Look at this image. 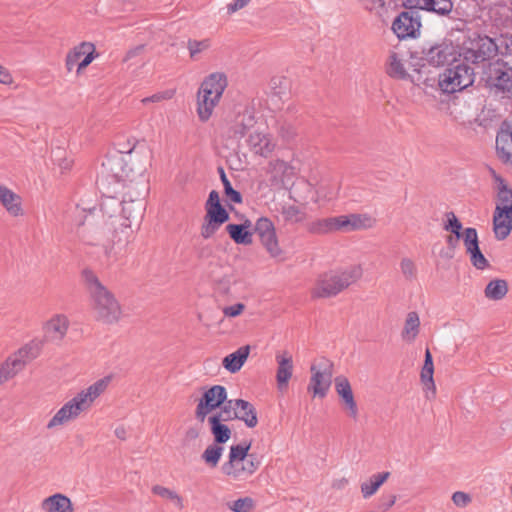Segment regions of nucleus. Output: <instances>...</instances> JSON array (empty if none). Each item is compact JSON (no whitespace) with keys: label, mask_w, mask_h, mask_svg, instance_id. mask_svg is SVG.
I'll use <instances>...</instances> for the list:
<instances>
[{"label":"nucleus","mask_w":512,"mask_h":512,"mask_svg":"<svg viewBox=\"0 0 512 512\" xmlns=\"http://www.w3.org/2000/svg\"><path fill=\"white\" fill-rule=\"evenodd\" d=\"M93 44L90 42H82L68 52L65 59V66L67 71L71 72L75 66L81 61V57L87 50L92 49Z\"/></svg>","instance_id":"nucleus-37"},{"label":"nucleus","mask_w":512,"mask_h":512,"mask_svg":"<svg viewBox=\"0 0 512 512\" xmlns=\"http://www.w3.org/2000/svg\"><path fill=\"white\" fill-rule=\"evenodd\" d=\"M227 506L233 512H252L255 507V502L251 497H244L228 502Z\"/></svg>","instance_id":"nucleus-50"},{"label":"nucleus","mask_w":512,"mask_h":512,"mask_svg":"<svg viewBox=\"0 0 512 512\" xmlns=\"http://www.w3.org/2000/svg\"><path fill=\"white\" fill-rule=\"evenodd\" d=\"M420 320L417 312H409L401 336L403 340L414 341L419 333Z\"/></svg>","instance_id":"nucleus-38"},{"label":"nucleus","mask_w":512,"mask_h":512,"mask_svg":"<svg viewBox=\"0 0 512 512\" xmlns=\"http://www.w3.org/2000/svg\"><path fill=\"white\" fill-rule=\"evenodd\" d=\"M361 274L362 271L359 266L325 272L319 276L316 287L312 290V297H334L356 282Z\"/></svg>","instance_id":"nucleus-4"},{"label":"nucleus","mask_w":512,"mask_h":512,"mask_svg":"<svg viewBox=\"0 0 512 512\" xmlns=\"http://www.w3.org/2000/svg\"><path fill=\"white\" fill-rule=\"evenodd\" d=\"M396 500V495L382 496L379 500L378 508L382 512H387L395 504Z\"/></svg>","instance_id":"nucleus-62"},{"label":"nucleus","mask_w":512,"mask_h":512,"mask_svg":"<svg viewBox=\"0 0 512 512\" xmlns=\"http://www.w3.org/2000/svg\"><path fill=\"white\" fill-rule=\"evenodd\" d=\"M250 444H238L230 447L229 460L222 465V472L227 476L234 478L241 477L244 473H253V462L251 461L250 467L244 466V461L247 457H253V454H248Z\"/></svg>","instance_id":"nucleus-12"},{"label":"nucleus","mask_w":512,"mask_h":512,"mask_svg":"<svg viewBox=\"0 0 512 512\" xmlns=\"http://www.w3.org/2000/svg\"><path fill=\"white\" fill-rule=\"evenodd\" d=\"M310 371L312 375L308 391H312L314 397L324 398L332 383L333 363L327 358H321L318 364L311 365Z\"/></svg>","instance_id":"nucleus-10"},{"label":"nucleus","mask_w":512,"mask_h":512,"mask_svg":"<svg viewBox=\"0 0 512 512\" xmlns=\"http://www.w3.org/2000/svg\"><path fill=\"white\" fill-rule=\"evenodd\" d=\"M234 405L239 416L237 417L238 420L244 421L248 427L256 426V413L250 402L243 399H234Z\"/></svg>","instance_id":"nucleus-31"},{"label":"nucleus","mask_w":512,"mask_h":512,"mask_svg":"<svg viewBox=\"0 0 512 512\" xmlns=\"http://www.w3.org/2000/svg\"><path fill=\"white\" fill-rule=\"evenodd\" d=\"M206 214L201 225L200 234L204 239L211 238L219 228L229 220V213L220 202L219 193L212 190L205 203Z\"/></svg>","instance_id":"nucleus-9"},{"label":"nucleus","mask_w":512,"mask_h":512,"mask_svg":"<svg viewBox=\"0 0 512 512\" xmlns=\"http://www.w3.org/2000/svg\"><path fill=\"white\" fill-rule=\"evenodd\" d=\"M146 167H140L136 173L132 174L130 179L123 182L120 186V193H117L116 201L118 203L136 202V192L140 194L141 202H144L145 196L149 191V182L145 175Z\"/></svg>","instance_id":"nucleus-11"},{"label":"nucleus","mask_w":512,"mask_h":512,"mask_svg":"<svg viewBox=\"0 0 512 512\" xmlns=\"http://www.w3.org/2000/svg\"><path fill=\"white\" fill-rule=\"evenodd\" d=\"M42 509L45 512H73V505L66 495L56 493L47 497L42 502Z\"/></svg>","instance_id":"nucleus-25"},{"label":"nucleus","mask_w":512,"mask_h":512,"mask_svg":"<svg viewBox=\"0 0 512 512\" xmlns=\"http://www.w3.org/2000/svg\"><path fill=\"white\" fill-rule=\"evenodd\" d=\"M389 476L390 472H381L372 475L368 481L363 482L361 484V493L363 497L367 499L373 496L378 491V489L385 483Z\"/></svg>","instance_id":"nucleus-32"},{"label":"nucleus","mask_w":512,"mask_h":512,"mask_svg":"<svg viewBox=\"0 0 512 512\" xmlns=\"http://www.w3.org/2000/svg\"><path fill=\"white\" fill-rule=\"evenodd\" d=\"M250 225L251 221L246 219L243 224H228L226 231L236 244L247 245L251 244L253 241V235L248 231Z\"/></svg>","instance_id":"nucleus-27"},{"label":"nucleus","mask_w":512,"mask_h":512,"mask_svg":"<svg viewBox=\"0 0 512 512\" xmlns=\"http://www.w3.org/2000/svg\"><path fill=\"white\" fill-rule=\"evenodd\" d=\"M481 79L485 82V87L491 91L512 95V66L508 62L502 59L489 62L483 70Z\"/></svg>","instance_id":"nucleus-6"},{"label":"nucleus","mask_w":512,"mask_h":512,"mask_svg":"<svg viewBox=\"0 0 512 512\" xmlns=\"http://www.w3.org/2000/svg\"><path fill=\"white\" fill-rule=\"evenodd\" d=\"M276 360L278 363L276 382L277 388L280 392L288 389L289 380L293 373V360L290 355H277Z\"/></svg>","instance_id":"nucleus-22"},{"label":"nucleus","mask_w":512,"mask_h":512,"mask_svg":"<svg viewBox=\"0 0 512 512\" xmlns=\"http://www.w3.org/2000/svg\"><path fill=\"white\" fill-rule=\"evenodd\" d=\"M212 411H210L209 409L205 408L204 406L200 405L199 403L197 404V407H196V410H195V418L203 423L205 421V419L207 418V416L211 413Z\"/></svg>","instance_id":"nucleus-64"},{"label":"nucleus","mask_w":512,"mask_h":512,"mask_svg":"<svg viewBox=\"0 0 512 512\" xmlns=\"http://www.w3.org/2000/svg\"><path fill=\"white\" fill-rule=\"evenodd\" d=\"M426 0H402V7L404 11H413L414 15H420V11H425Z\"/></svg>","instance_id":"nucleus-58"},{"label":"nucleus","mask_w":512,"mask_h":512,"mask_svg":"<svg viewBox=\"0 0 512 512\" xmlns=\"http://www.w3.org/2000/svg\"><path fill=\"white\" fill-rule=\"evenodd\" d=\"M227 86V78L223 73L210 74L201 84L198 95L219 101Z\"/></svg>","instance_id":"nucleus-17"},{"label":"nucleus","mask_w":512,"mask_h":512,"mask_svg":"<svg viewBox=\"0 0 512 512\" xmlns=\"http://www.w3.org/2000/svg\"><path fill=\"white\" fill-rule=\"evenodd\" d=\"M413 11H402L393 20L391 29L399 40L416 38L422 27L421 16Z\"/></svg>","instance_id":"nucleus-13"},{"label":"nucleus","mask_w":512,"mask_h":512,"mask_svg":"<svg viewBox=\"0 0 512 512\" xmlns=\"http://www.w3.org/2000/svg\"><path fill=\"white\" fill-rule=\"evenodd\" d=\"M226 398V388L222 385H213L203 392L198 403L213 412L225 403Z\"/></svg>","instance_id":"nucleus-21"},{"label":"nucleus","mask_w":512,"mask_h":512,"mask_svg":"<svg viewBox=\"0 0 512 512\" xmlns=\"http://www.w3.org/2000/svg\"><path fill=\"white\" fill-rule=\"evenodd\" d=\"M111 381L110 376L103 377L90 385L88 388L80 391L71 400L65 403L51 418L47 428H53L63 425L68 421L77 418L81 412L90 408L96 398H98L108 387Z\"/></svg>","instance_id":"nucleus-3"},{"label":"nucleus","mask_w":512,"mask_h":512,"mask_svg":"<svg viewBox=\"0 0 512 512\" xmlns=\"http://www.w3.org/2000/svg\"><path fill=\"white\" fill-rule=\"evenodd\" d=\"M210 47V40L204 39L201 41L189 39L187 43V48L190 52V57L194 58L198 53L208 49Z\"/></svg>","instance_id":"nucleus-54"},{"label":"nucleus","mask_w":512,"mask_h":512,"mask_svg":"<svg viewBox=\"0 0 512 512\" xmlns=\"http://www.w3.org/2000/svg\"><path fill=\"white\" fill-rule=\"evenodd\" d=\"M464 246L466 248L467 254L472 252L473 250L479 248V239L477 230L473 227H467L464 229L462 233V237Z\"/></svg>","instance_id":"nucleus-49"},{"label":"nucleus","mask_w":512,"mask_h":512,"mask_svg":"<svg viewBox=\"0 0 512 512\" xmlns=\"http://www.w3.org/2000/svg\"><path fill=\"white\" fill-rule=\"evenodd\" d=\"M400 269L407 280H412L416 277V267L411 259L403 258L400 263Z\"/></svg>","instance_id":"nucleus-57"},{"label":"nucleus","mask_w":512,"mask_h":512,"mask_svg":"<svg viewBox=\"0 0 512 512\" xmlns=\"http://www.w3.org/2000/svg\"><path fill=\"white\" fill-rule=\"evenodd\" d=\"M456 46L449 39H443L435 42H426L422 45L419 60L434 67L444 66L457 62Z\"/></svg>","instance_id":"nucleus-8"},{"label":"nucleus","mask_w":512,"mask_h":512,"mask_svg":"<svg viewBox=\"0 0 512 512\" xmlns=\"http://www.w3.org/2000/svg\"><path fill=\"white\" fill-rule=\"evenodd\" d=\"M0 202L12 216L22 214L20 197L5 186H0Z\"/></svg>","instance_id":"nucleus-28"},{"label":"nucleus","mask_w":512,"mask_h":512,"mask_svg":"<svg viewBox=\"0 0 512 512\" xmlns=\"http://www.w3.org/2000/svg\"><path fill=\"white\" fill-rule=\"evenodd\" d=\"M493 231L497 240L506 239L512 231V209L496 206L493 214Z\"/></svg>","instance_id":"nucleus-19"},{"label":"nucleus","mask_w":512,"mask_h":512,"mask_svg":"<svg viewBox=\"0 0 512 512\" xmlns=\"http://www.w3.org/2000/svg\"><path fill=\"white\" fill-rule=\"evenodd\" d=\"M128 157L129 160L125 161L122 156L116 155L107 157L102 162V169L97 177L96 184L100 192L114 203V209L112 211L107 210L106 202L103 203L102 207L107 213L112 214L119 208L120 203L116 201V198L117 193L121 192L120 186L135 173L129 165V163H132V151L129 152Z\"/></svg>","instance_id":"nucleus-1"},{"label":"nucleus","mask_w":512,"mask_h":512,"mask_svg":"<svg viewBox=\"0 0 512 512\" xmlns=\"http://www.w3.org/2000/svg\"><path fill=\"white\" fill-rule=\"evenodd\" d=\"M474 82V71L465 63L455 62L439 75V87L444 93L461 91Z\"/></svg>","instance_id":"nucleus-7"},{"label":"nucleus","mask_w":512,"mask_h":512,"mask_svg":"<svg viewBox=\"0 0 512 512\" xmlns=\"http://www.w3.org/2000/svg\"><path fill=\"white\" fill-rule=\"evenodd\" d=\"M23 370V362L9 356L0 366V385L15 377Z\"/></svg>","instance_id":"nucleus-36"},{"label":"nucleus","mask_w":512,"mask_h":512,"mask_svg":"<svg viewBox=\"0 0 512 512\" xmlns=\"http://www.w3.org/2000/svg\"><path fill=\"white\" fill-rule=\"evenodd\" d=\"M434 368L422 367L420 373V380L427 391H432L433 394L436 392V386L434 382Z\"/></svg>","instance_id":"nucleus-52"},{"label":"nucleus","mask_w":512,"mask_h":512,"mask_svg":"<svg viewBox=\"0 0 512 512\" xmlns=\"http://www.w3.org/2000/svg\"><path fill=\"white\" fill-rule=\"evenodd\" d=\"M136 202L121 203V213L127 220L141 218L145 210V202H141L140 194L136 192Z\"/></svg>","instance_id":"nucleus-39"},{"label":"nucleus","mask_w":512,"mask_h":512,"mask_svg":"<svg viewBox=\"0 0 512 512\" xmlns=\"http://www.w3.org/2000/svg\"><path fill=\"white\" fill-rule=\"evenodd\" d=\"M69 321L64 315H56L50 319L46 325L45 330L48 334H54L56 339H62L68 329Z\"/></svg>","instance_id":"nucleus-35"},{"label":"nucleus","mask_w":512,"mask_h":512,"mask_svg":"<svg viewBox=\"0 0 512 512\" xmlns=\"http://www.w3.org/2000/svg\"><path fill=\"white\" fill-rule=\"evenodd\" d=\"M334 383L335 390L338 396L340 397L342 403L347 408L349 416L352 417L353 419H356L358 416V407L354 399V394L348 378L342 375L337 376L334 379Z\"/></svg>","instance_id":"nucleus-18"},{"label":"nucleus","mask_w":512,"mask_h":512,"mask_svg":"<svg viewBox=\"0 0 512 512\" xmlns=\"http://www.w3.org/2000/svg\"><path fill=\"white\" fill-rule=\"evenodd\" d=\"M277 144L270 132L260 131L258 127V155L267 158L271 156L276 149Z\"/></svg>","instance_id":"nucleus-40"},{"label":"nucleus","mask_w":512,"mask_h":512,"mask_svg":"<svg viewBox=\"0 0 512 512\" xmlns=\"http://www.w3.org/2000/svg\"><path fill=\"white\" fill-rule=\"evenodd\" d=\"M305 227L307 232L312 235H326L339 230L337 216L315 219L307 222Z\"/></svg>","instance_id":"nucleus-24"},{"label":"nucleus","mask_w":512,"mask_h":512,"mask_svg":"<svg viewBox=\"0 0 512 512\" xmlns=\"http://www.w3.org/2000/svg\"><path fill=\"white\" fill-rule=\"evenodd\" d=\"M452 501L458 507H465L470 503L471 498L469 494L462 491H457L453 493Z\"/></svg>","instance_id":"nucleus-59"},{"label":"nucleus","mask_w":512,"mask_h":512,"mask_svg":"<svg viewBox=\"0 0 512 512\" xmlns=\"http://www.w3.org/2000/svg\"><path fill=\"white\" fill-rule=\"evenodd\" d=\"M265 124L267 125L268 128L270 127V125L276 128L279 131L282 138L286 140H290L296 134L295 129L291 125L283 124L280 127H278V121L273 115H270L269 118L265 119Z\"/></svg>","instance_id":"nucleus-51"},{"label":"nucleus","mask_w":512,"mask_h":512,"mask_svg":"<svg viewBox=\"0 0 512 512\" xmlns=\"http://www.w3.org/2000/svg\"><path fill=\"white\" fill-rule=\"evenodd\" d=\"M224 448L221 444L215 442L209 445L202 454L203 461L210 467L214 468L218 465Z\"/></svg>","instance_id":"nucleus-44"},{"label":"nucleus","mask_w":512,"mask_h":512,"mask_svg":"<svg viewBox=\"0 0 512 512\" xmlns=\"http://www.w3.org/2000/svg\"><path fill=\"white\" fill-rule=\"evenodd\" d=\"M508 292V283L504 279H493L485 287V297L498 301L503 299Z\"/></svg>","instance_id":"nucleus-34"},{"label":"nucleus","mask_w":512,"mask_h":512,"mask_svg":"<svg viewBox=\"0 0 512 512\" xmlns=\"http://www.w3.org/2000/svg\"><path fill=\"white\" fill-rule=\"evenodd\" d=\"M387 74L392 78L400 80H406L409 77V74L406 72L396 53H392L390 55V63L389 67L387 68Z\"/></svg>","instance_id":"nucleus-45"},{"label":"nucleus","mask_w":512,"mask_h":512,"mask_svg":"<svg viewBox=\"0 0 512 512\" xmlns=\"http://www.w3.org/2000/svg\"><path fill=\"white\" fill-rule=\"evenodd\" d=\"M472 265L478 270H484L489 267V262L482 253L480 247L468 253Z\"/></svg>","instance_id":"nucleus-53"},{"label":"nucleus","mask_w":512,"mask_h":512,"mask_svg":"<svg viewBox=\"0 0 512 512\" xmlns=\"http://www.w3.org/2000/svg\"><path fill=\"white\" fill-rule=\"evenodd\" d=\"M445 216H446L447 219H446V221L444 223L443 229L446 230V231L451 232L452 234H454L458 238H461L462 237V233H463L462 232L463 225L460 222V220L457 218L455 213L452 212V211L446 212Z\"/></svg>","instance_id":"nucleus-48"},{"label":"nucleus","mask_w":512,"mask_h":512,"mask_svg":"<svg viewBox=\"0 0 512 512\" xmlns=\"http://www.w3.org/2000/svg\"><path fill=\"white\" fill-rule=\"evenodd\" d=\"M218 409L219 411L211 416H219V420L224 422L235 420L239 417L236 412V406L234 405V399L226 398L225 403L218 407Z\"/></svg>","instance_id":"nucleus-47"},{"label":"nucleus","mask_w":512,"mask_h":512,"mask_svg":"<svg viewBox=\"0 0 512 512\" xmlns=\"http://www.w3.org/2000/svg\"><path fill=\"white\" fill-rule=\"evenodd\" d=\"M498 185L497 198L501 205L500 208L512 209V189L503 178H496Z\"/></svg>","instance_id":"nucleus-43"},{"label":"nucleus","mask_w":512,"mask_h":512,"mask_svg":"<svg viewBox=\"0 0 512 512\" xmlns=\"http://www.w3.org/2000/svg\"><path fill=\"white\" fill-rule=\"evenodd\" d=\"M218 172H219V175H220V179H221V182L223 184V187H224V196L226 198V201H227V205H228V209L230 211H234V207L231 205V203H242V195L239 191L235 190L233 187H232V184L231 182L229 181V179L227 178L226 174H225V171L222 167H219L218 168Z\"/></svg>","instance_id":"nucleus-33"},{"label":"nucleus","mask_w":512,"mask_h":512,"mask_svg":"<svg viewBox=\"0 0 512 512\" xmlns=\"http://www.w3.org/2000/svg\"><path fill=\"white\" fill-rule=\"evenodd\" d=\"M219 420V416H209L208 423L216 444H225L231 437V429Z\"/></svg>","instance_id":"nucleus-29"},{"label":"nucleus","mask_w":512,"mask_h":512,"mask_svg":"<svg viewBox=\"0 0 512 512\" xmlns=\"http://www.w3.org/2000/svg\"><path fill=\"white\" fill-rule=\"evenodd\" d=\"M291 174L292 167L287 162L277 158L269 161L264 182L274 189L287 188L290 184Z\"/></svg>","instance_id":"nucleus-15"},{"label":"nucleus","mask_w":512,"mask_h":512,"mask_svg":"<svg viewBox=\"0 0 512 512\" xmlns=\"http://www.w3.org/2000/svg\"><path fill=\"white\" fill-rule=\"evenodd\" d=\"M231 280L228 276L213 279L214 292L219 295H227L230 292Z\"/></svg>","instance_id":"nucleus-56"},{"label":"nucleus","mask_w":512,"mask_h":512,"mask_svg":"<svg viewBox=\"0 0 512 512\" xmlns=\"http://www.w3.org/2000/svg\"><path fill=\"white\" fill-rule=\"evenodd\" d=\"M81 275L89 293L96 319L105 324L118 322L122 310L114 294L101 283L98 276L91 269H83Z\"/></svg>","instance_id":"nucleus-2"},{"label":"nucleus","mask_w":512,"mask_h":512,"mask_svg":"<svg viewBox=\"0 0 512 512\" xmlns=\"http://www.w3.org/2000/svg\"><path fill=\"white\" fill-rule=\"evenodd\" d=\"M41 347V342L31 341L28 344L21 347L20 349H18L11 356L16 360L23 362L24 369L29 362H31L32 360L36 359L39 356Z\"/></svg>","instance_id":"nucleus-30"},{"label":"nucleus","mask_w":512,"mask_h":512,"mask_svg":"<svg viewBox=\"0 0 512 512\" xmlns=\"http://www.w3.org/2000/svg\"><path fill=\"white\" fill-rule=\"evenodd\" d=\"M290 82L285 76H274L269 82L268 104L269 112L281 109L282 104L289 95Z\"/></svg>","instance_id":"nucleus-16"},{"label":"nucleus","mask_w":512,"mask_h":512,"mask_svg":"<svg viewBox=\"0 0 512 512\" xmlns=\"http://www.w3.org/2000/svg\"><path fill=\"white\" fill-rule=\"evenodd\" d=\"M245 305L243 303H236L231 306H226L222 309L226 317H237L244 311Z\"/></svg>","instance_id":"nucleus-60"},{"label":"nucleus","mask_w":512,"mask_h":512,"mask_svg":"<svg viewBox=\"0 0 512 512\" xmlns=\"http://www.w3.org/2000/svg\"><path fill=\"white\" fill-rule=\"evenodd\" d=\"M218 102L219 101L198 95L197 113L202 122H206L211 117L213 109Z\"/></svg>","instance_id":"nucleus-46"},{"label":"nucleus","mask_w":512,"mask_h":512,"mask_svg":"<svg viewBox=\"0 0 512 512\" xmlns=\"http://www.w3.org/2000/svg\"><path fill=\"white\" fill-rule=\"evenodd\" d=\"M194 249L197 257L201 259L208 258L212 254V249L209 245L198 244Z\"/></svg>","instance_id":"nucleus-63"},{"label":"nucleus","mask_w":512,"mask_h":512,"mask_svg":"<svg viewBox=\"0 0 512 512\" xmlns=\"http://www.w3.org/2000/svg\"><path fill=\"white\" fill-rule=\"evenodd\" d=\"M83 56V59L78 63L77 74L95 59V46L93 45V48L87 50Z\"/></svg>","instance_id":"nucleus-61"},{"label":"nucleus","mask_w":512,"mask_h":512,"mask_svg":"<svg viewBox=\"0 0 512 512\" xmlns=\"http://www.w3.org/2000/svg\"><path fill=\"white\" fill-rule=\"evenodd\" d=\"M370 217L365 214H348L337 216L338 231L351 232L368 227Z\"/></svg>","instance_id":"nucleus-23"},{"label":"nucleus","mask_w":512,"mask_h":512,"mask_svg":"<svg viewBox=\"0 0 512 512\" xmlns=\"http://www.w3.org/2000/svg\"><path fill=\"white\" fill-rule=\"evenodd\" d=\"M281 214L287 224L303 223L307 217L306 212L295 205H283Z\"/></svg>","instance_id":"nucleus-41"},{"label":"nucleus","mask_w":512,"mask_h":512,"mask_svg":"<svg viewBox=\"0 0 512 512\" xmlns=\"http://www.w3.org/2000/svg\"><path fill=\"white\" fill-rule=\"evenodd\" d=\"M152 492L162 498L176 501L179 506H182V499L178 496V494L166 487L155 485L152 487Z\"/></svg>","instance_id":"nucleus-55"},{"label":"nucleus","mask_w":512,"mask_h":512,"mask_svg":"<svg viewBox=\"0 0 512 512\" xmlns=\"http://www.w3.org/2000/svg\"><path fill=\"white\" fill-rule=\"evenodd\" d=\"M509 142L512 144V123L504 120L496 135V153L504 163L510 162L512 157L511 152L506 148Z\"/></svg>","instance_id":"nucleus-20"},{"label":"nucleus","mask_w":512,"mask_h":512,"mask_svg":"<svg viewBox=\"0 0 512 512\" xmlns=\"http://www.w3.org/2000/svg\"><path fill=\"white\" fill-rule=\"evenodd\" d=\"M258 238L272 258L277 260L284 259V253L279 245L275 226L270 219L266 217L258 218Z\"/></svg>","instance_id":"nucleus-14"},{"label":"nucleus","mask_w":512,"mask_h":512,"mask_svg":"<svg viewBox=\"0 0 512 512\" xmlns=\"http://www.w3.org/2000/svg\"><path fill=\"white\" fill-rule=\"evenodd\" d=\"M425 11L438 16H448L453 10L452 0H426Z\"/></svg>","instance_id":"nucleus-42"},{"label":"nucleus","mask_w":512,"mask_h":512,"mask_svg":"<svg viewBox=\"0 0 512 512\" xmlns=\"http://www.w3.org/2000/svg\"><path fill=\"white\" fill-rule=\"evenodd\" d=\"M497 53L498 45L493 38L474 33L463 42L459 56L465 62L479 64L491 60Z\"/></svg>","instance_id":"nucleus-5"},{"label":"nucleus","mask_w":512,"mask_h":512,"mask_svg":"<svg viewBox=\"0 0 512 512\" xmlns=\"http://www.w3.org/2000/svg\"><path fill=\"white\" fill-rule=\"evenodd\" d=\"M250 352V346H242L222 360V366L230 373L238 372L244 365Z\"/></svg>","instance_id":"nucleus-26"}]
</instances>
